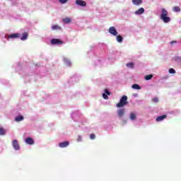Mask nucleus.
<instances>
[{"mask_svg": "<svg viewBox=\"0 0 181 181\" xmlns=\"http://www.w3.org/2000/svg\"><path fill=\"white\" fill-rule=\"evenodd\" d=\"M173 12H180V7L179 6H174L173 7Z\"/></svg>", "mask_w": 181, "mask_h": 181, "instance_id": "obj_19", "label": "nucleus"}, {"mask_svg": "<svg viewBox=\"0 0 181 181\" xmlns=\"http://www.w3.org/2000/svg\"><path fill=\"white\" fill-rule=\"evenodd\" d=\"M170 74H175L176 73V71L173 69V68L169 69Z\"/></svg>", "mask_w": 181, "mask_h": 181, "instance_id": "obj_23", "label": "nucleus"}, {"mask_svg": "<svg viewBox=\"0 0 181 181\" xmlns=\"http://www.w3.org/2000/svg\"><path fill=\"white\" fill-rule=\"evenodd\" d=\"M109 33L113 35V36H117V35H118V32L117 31V29H115V27H110L109 28Z\"/></svg>", "mask_w": 181, "mask_h": 181, "instance_id": "obj_4", "label": "nucleus"}, {"mask_svg": "<svg viewBox=\"0 0 181 181\" xmlns=\"http://www.w3.org/2000/svg\"><path fill=\"white\" fill-rule=\"evenodd\" d=\"M5 129L0 126V135H5Z\"/></svg>", "mask_w": 181, "mask_h": 181, "instance_id": "obj_21", "label": "nucleus"}, {"mask_svg": "<svg viewBox=\"0 0 181 181\" xmlns=\"http://www.w3.org/2000/svg\"><path fill=\"white\" fill-rule=\"evenodd\" d=\"M119 117H122V114H120V115H119Z\"/></svg>", "mask_w": 181, "mask_h": 181, "instance_id": "obj_34", "label": "nucleus"}, {"mask_svg": "<svg viewBox=\"0 0 181 181\" xmlns=\"http://www.w3.org/2000/svg\"><path fill=\"white\" fill-rule=\"evenodd\" d=\"M117 114H125V109L119 110Z\"/></svg>", "mask_w": 181, "mask_h": 181, "instance_id": "obj_24", "label": "nucleus"}, {"mask_svg": "<svg viewBox=\"0 0 181 181\" xmlns=\"http://www.w3.org/2000/svg\"><path fill=\"white\" fill-rule=\"evenodd\" d=\"M174 43H177V42L175 40L170 42V45H173Z\"/></svg>", "mask_w": 181, "mask_h": 181, "instance_id": "obj_33", "label": "nucleus"}, {"mask_svg": "<svg viewBox=\"0 0 181 181\" xmlns=\"http://www.w3.org/2000/svg\"><path fill=\"white\" fill-rule=\"evenodd\" d=\"M52 30H60V29H62V27L57 25H54L52 26Z\"/></svg>", "mask_w": 181, "mask_h": 181, "instance_id": "obj_15", "label": "nucleus"}, {"mask_svg": "<svg viewBox=\"0 0 181 181\" xmlns=\"http://www.w3.org/2000/svg\"><path fill=\"white\" fill-rule=\"evenodd\" d=\"M28 36H29V34L28 33H23L22 37L21 38V40H27Z\"/></svg>", "mask_w": 181, "mask_h": 181, "instance_id": "obj_13", "label": "nucleus"}, {"mask_svg": "<svg viewBox=\"0 0 181 181\" xmlns=\"http://www.w3.org/2000/svg\"><path fill=\"white\" fill-rule=\"evenodd\" d=\"M81 140H82V139H81V136H78V139H77L78 142L81 141Z\"/></svg>", "mask_w": 181, "mask_h": 181, "instance_id": "obj_32", "label": "nucleus"}, {"mask_svg": "<svg viewBox=\"0 0 181 181\" xmlns=\"http://www.w3.org/2000/svg\"><path fill=\"white\" fill-rule=\"evenodd\" d=\"M126 66L129 69H134V63H128L126 64Z\"/></svg>", "mask_w": 181, "mask_h": 181, "instance_id": "obj_20", "label": "nucleus"}, {"mask_svg": "<svg viewBox=\"0 0 181 181\" xmlns=\"http://www.w3.org/2000/svg\"><path fill=\"white\" fill-rule=\"evenodd\" d=\"M90 139H95V134H91L90 135Z\"/></svg>", "mask_w": 181, "mask_h": 181, "instance_id": "obj_28", "label": "nucleus"}, {"mask_svg": "<svg viewBox=\"0 0 181 181\" xmlns=\"http://www.w3.org/2000/svg\"><path fill=\"white\" fill-rule=\"evenodd\" d=\"M62 22H64V23H70L71 22V18H65L62 19Z\"/></svg>", "mask_w": 181, "mask_h": 181, "instance_id": "obj_16", "label": "nucleus"}, {"mask_svg": "<svg viewBox=\"0 0 181 181\" xmlns=\"http://www.w3.org/2000/svg\"><path fill=\"white\" fill-rule=\"evenodd\" d=\"M25 142L28 145H33V144H35V141L30 137H27L25 140Z\"/></svg>", "mask_w": 181, "mask_h": 181, "instance_id": "obj_8", "label": "nucleus"}, {"mask_svg": "<svg viewBox=\"0 0 181 181\" xmlns=\"http://www.w3.org/2000/svg\"><path fill=\"white\" fill-rule=\"evenodd\" d=\"M51 45H63V41L60 39L54 38L51 40Z\"/></svg>", "mask_w": 181, "mask_h": 181, "instance_id": "obj_3", "label": "nucleus"}, {"mask_svg": "<svg viewBox=\"0 0 181 181\" xmlns=\"http://www.w3.org/2000/svg\"><path fill=\"white\" fill-rule=\"evenodd\" d=\"M152 77H153V75H151V74H150V75H146L145 77H144V78H145V80H151V78H152Z\"/></svg>", "mask_w": 181, "mask_h": 181, "instance_id": "obj_22", "label": "nucleus"}, {"mask_svg": "<svg viewBox=\"0 0 181 181\" xmlns=\"http://www.w3.org/2000/svg\"><path fill=\"white\" fill-rule=\"evenodd\" d=\"M132 4L134 5L139 6L142 4V0H132Z\"/></svg>", "mask_w": 181, "mask_h": 181, "instance_id": "obj_12", "label": "nucleus"}, {"mask_svg": "<svg viewBox=\"0 0 181 181\" xmlns=\"http://www.w3.org/2000/svg\"><path fill=\"white\" fill-rule=\"evenodd\" d=\"M103 97L105 100H108V95H107V93H103Z\"/></svg>", "mask_w": 181, "mask_h": 181, "instance_id": "obj_27", "label": "nucleus"}, {"mask_svg": "<svg viewBox=\"0 0 181 181\" xmlns=\"http://www.w3.org/2000/svg\"><path fill=\"white\" fill-rule=\"evenodd\" d=\"M152 101L153 103H158L159 101V100L158 99V98H154L152 99Z\"/></svg>", "mask_w": 181, "mask_h": 181, "instance_id": "obj_31", "label": "nucleus"}, {"mask_svg": "<svg viewBox=\"0 0 181 181\" xmlns=\"http://www.w3.org/2000/svg\"><path fill=\"white\" fill-rule=\"evenodd\" d=\"M128 104V97L127 95H123L122 98H120L119 103H117L116 107L117 108H121V107H124Z\"/></svg>", "mask_w": 181, "mask_h": 181, "instance_id": "obj_2", "label": "nucleus"}, {"mask_svg": "<svg viewBox=\"0 0 181 181\" xmlns=\"http://www.w3.org/2000/svg\"><path fill=\"white\" fill-rule=\"evenodd\" d=\"M130 119L134 121V119H136V115H135V114H132L130 115Z\"/></svg>", "mask_w": 181, "mask_h": 181, "instance_id": "obj_26", "label": "nucleus"}, {"mask_svg": "<svg viewBox=\"0 0 181 181\" xmlns=\"http://www.w3.org/2000/svg\"><path fill=\"white\" fill-rule=\"evenodd\" d=\"M76 4L79 6H87V3L83 0H76Z\"/></svg>", "mask_w": 181, "mask_h": 181, "instance_id": "obj_7", "label": "nucleus"}, {"mask_svg": "<svg viewBox=\"0 0 181 181\" xmlns=\"http://www.w3.org/2000/svg\"><path fill=\"white\" fill-rule=\"evenodd\" d=\"M69 0H59L60 4H67Z\"/></svg>", "mask_w": 181, "mask_h": 181, "instance_id": "obj_29", "label": "nucleus"}, {"mask_svg": "<svg viewBox=\"0 0 181 181\" xmlns=\"http://www.w3.org/2000/svg\"><path fill=\"white\" fill-rule=\"evenodd\" d=\"M160 19L163 21L164 23H168V22H170V18L168 17V11L165 8H161Z\"/></svg>", "mask_w": 181, "mask_h": 181, "instance_id": "obj_1", "label": "nucleus"}, {"mask_svg": "<svg viewBox=\"0 0 181 181\" xmlns=\"http://www.w3.org/2000/svg\"><path fill=\"white\" fill-rule=\"evenodd\" d=\"M64 63H66V64H68L69 66H70L71 64L70 63V61H69V59H67V58H64Z\"/></svg>", "mask_w": 181, "mask_h": 181, "instance_id": "obj_25", "label": "nucleus"}, {"mask_svg": "<svg viewBox=\"0 0 181 181\" xmlns=\"http://www.w3.org/2000/svg\"><path fill=\"white\" fill-rule=\"evenodd\" d=\"M166 115H163L162 116H159L156 119V121H157V122H159L160 121H163V119H165L166 118Z\"/></svg>", "mask_w": 181, "mask_h": 181, "instance_id": "obj_11", "label": "nucleus"}, {"mask_svg": "<svg viewBox=\"0 0 181 181\" xmlns=\"http://www.w3.org/2000/svg\"><path fill=\"white\" fill-rule=\"evenodd\" d=\"M23 119H24L23 116L18 115L15 118V121H16V122H20V121H23Z\"/></svg>", "mask_w": 181, "mask_h": 181, "instance_id": "obj_14", "label": "nucleus"}, {"mask_svg": "<svg viewBox=\"0 0 181 181\" xmlns=\"http://www.w3.org/2000/svg\"><path fill=\"white\" fill-rule=\"evenodd\" d=\"M69 145H70V142L68 141H65L59 144V148H67Z\"/></svg>", "mask_w": 181, "mask_h": 181, "instance_id": "obj_6", "label": "nucleus"}, {"mask_svg": "<svg viewBox=\"0 0 181 181\" xmlns=\"http://www.w3.org/2000/svg\"><path fill=\"white\" fill-rule=\"evenodd\" d=\"M105 94H107V95H111V93H110V91H108V89H105Z\"/></svg>", "mask_w": 181, "mask_h": 181, "instance_id": "obj_30", "label": "nucleus"}, {"mask_svg": "<svg viewBox=\"0 0 181 181\" xmlns=\"http://www.w3.org/2000/svg\"><path fill=\"white\" fill-rule=\"evenodd\" d=\"M132 88H134V90H141V86L138 84H133L132 86Z\"/></svg>", "mask_w": 181, "mask_h": 181, "instance_id": "obj_18", "label": "nucleus"}, {"mask_svg": "<svg viewBox=\"0 0 181 181\" xmlns=\"http://www.w3.org/2000/svg\"><path fill=\"white\" fill-rule=\"evenodd\" d=\"M116 39H117V42H118L119 43H122V42L124 40V38L121 35H117L116 37Z\"/></svg>", "mask_w": 181, "mask_h": 181, "instance_id": "obj_17", "label": "nucleus"}, {"mask_svg": "<svg viewBox=\"0 0 181 181\" xmlns=\"http://www.w3.org/2000/svg\"><path fill=\"white\" fill-rule=\"evenodd\" d=\"M145 12V9L144 8H140L139 10L135 11V15H142Z\"/></svg>", "mask_w": 181, "mask_h": 181, "instance_id": "obj_10", "label": "nucleus"}, {"mask_svg": "<svg viewBox=\"0 0 181 181\" xmlns=\"http://www.w3.org/2000/svg\"><path fill=\"white\" fill-rule=\"evenodd\" d=\"M9 39H16V37H21V35L19 33L11 34L8 36Z\"/></svg>", "mask_w": 181, "mask_h": 181, "instance_id": "obj_9", "label": "nucleus"}, {"mask_svg": "<svg viewBox=\"0 0 181 181\" xmlns=\"http://www.w3.org/2000/svg\"><path fill=\"white\" fill-rule=\"evenodd\" d=\"M12 146H13L16 151H19L21 148L19 146V143L18 142V140H13Z\"/></svg>", "mask_w": 181, "mask_h": 181, "instance_id": "obj_5", "label": "nucleus"}]
</instances>
